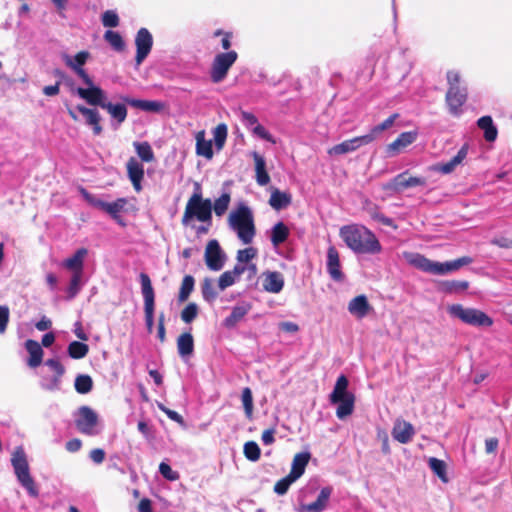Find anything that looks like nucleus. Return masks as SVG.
<instances>
[{"instance_id": "1", "label": "nucleus", "mask_w": 512, "mask_h": 512, "mask_svg": "<svg viewBox=\"0 0 512 512\" xmlns=\"http://www.w3.org/2000/svg\"><path fill=\"white\" fill-rule=\"evenodd\" d=\"M339 235L348 248L359 254H378L382 246L375 234L363 225L351 224L340 228Z\"/></svg>"}, {"instance_id": "2", "label": "nucleus", "mask_w": 512, "mask_h": 512, "mask_svg": "<svg viewBox=\"0 0 512 512\" xmlns=\"http://www.w3.org/2000/svg\"><path fill=\"white\" fill-rule=\"evenodd\" d=\"M405 258L413 267L434 275H445L473 262L470 256H463L445 263L432 261L419 253H405Z\"/></svg>"}, {"instance_id": "3", "label": "nucleus", "mask_w": 512, "mask_h": 512, "mask_svg": "<svg viewBox=\"0 0 512 512\" xmlns=\"http://www.w3.org/2000/svg\"><path fill=\"white\" fill-rule=\"evenodd\" d=\"M448 89L445 94V103L449 113L458 117L463 112V106L468 99L467 87L461 85V74L457 70H448L446 73Z\"/></svg>"}, {"instance_id": "4", "label": "nucleus", "mask_w": 512, "mask_h": 512, "mask_svg": "<svg viewBox=\"0 0 512 512\" xmlns=\"http://www.w3.org/2000/svg\"><path fill=\"white\" fill-rule=\"evenodd\" d=\"M228 223L243 244L252 243L256 228L252 211L248 206L241 204L230 212Z\"/></svg>"}, {"instance_id": "5", "label": "nucleus", "mask_w": 512, "mask_h": 512, "mask_svg": "<svg viewBox=\"0 0 512 512\" xmlns=\"http://www.w3.org/2000/svg\"><path fill=\"white\" fill-rule=\"evenodd\" d=\"M194 219L199 222H208L209 224L212 221V202L209 198L204 199L202 197L199 184H196V191L186 203L181 223L187 226Z\"/></svg>"}, {"instance_id": "6", "label": "nucleus", "mask_w": 512, "mask_h": 512, "mask_svg": "<svg viewBox=\"0 0 512 512\" xmlns=\"http://www.w3.org/2000/svg\"><path fill=\"white\" fill-rule=\"evenodd\" d=\"M348 379L345 375L337 378L334 389L330 395V401L333 404L339 403L336 415L339 419H344L351 415L354 410L355 397L347 391Z\"/></svg>"}, {"instance_id": "7", "label": "nucleus", "mask_w": 512, "mask_h": 512, "mask_svg": "<svg viewBox=\"0 0 512 512\" xmlns=\"http://www.w3.org/2000/svg\"><path fill=\"white\" fill-rule=\"evenodd\" d=\"M11 464L14 468L15 475L21 485L27 489L31 496H37L38 490L35 482L30 475L29 464L26 453L22 446H18L12 453Z\"/></svg>"}, {"instance_id": "8", "label": "nucleus", "mask_w": 512, "mask_h": 512, "mask_svg": "<svg viewBox=\"0 0 512 512\" xmlns=\"http://www.w3.org/2000/svg\"><path fill=\"white\" fill-rule=\"evenodd\" d=\"M447 311L450 316L471 326L490 327L493 324L491 317L476 308H466L461 304H452L448 306Z\"/></svg>"}, {"instance_id": "9", "label": "nucleus", "mask_w": 512, "mask_h": 512, "mask_svg": "<svg viewBox=\"0 0 512 512\" xmlns=\"http://www.w3.org/2000/svg\"><path fill=\"white\" fill-rule=\"evenodd\" d=\"M80 193L89 205L106 212L112 217L113 220H115L121 226L126 225L122 217L120 216V213L125 210V207L128 204V200L126 198H118L114 202L108 203L97 198L95 195L89 193L83 187L80 188Z\"/></svg>"}, {"instance_id": "10", "label": "nucleus", "mask_w": 512, "mask_h": 512, "mask_svg": "<svg viewBox=\"0 0 512 512\" xmlns=\"http://www.w3.org/2000/svg\"><path fill=\"white\" fill-rule=\"evenodd\" d=\"M237 59L238 53L234 50L218 53L211 64V81L213 83H220L223 81Z\"/></svg>"}, {"instance_id": "11", "label": "nucleus", "mask_w": 512, "mask_h": 512, "mask_svg": "<svg viewBox=\"0 0 512 512\" xmlns=\"http://www.w3.org/2000/svg\"><path fill=\"white\" fill-rule=\"evenodd\" d=\"M139 278L144 298L145 324L147 331L152 333L154 326L155 293L148 274L142 272Z\"/></svg>"}, {"instance_id": "12", "label": "nucleus", "mask_w": 512, "mask_h": 512, "mask_svg": "<svg viewBox=\"0 0 512 512\" xmlns=\"http://www.w3.org/2000/svg\"><path fill=\"white\" fill-rule=\"evenodd\" d=\"M77 414L78 418L75 420V425L78 431L85 435H95L99 421L97 413L91 407L84 405L79 407Z\"/></svg>"}, {"instance_id": "13", "label": "nucleus", "mask_w": 512, "mask_h": 512, "mask_svg": "<svg viewBox=\"0 0 512 512\" xmlns=\"http://www.w3.org/2000/svg\"><path fill=\"white\" fill-rule=\"evenodd\" d=\"M136 56L135 61L140 65L149 55L153 46V37L147 28H140L135 37Z\"/></svg>"}, {"instance_id": "14", "label": "nucleus", "mask_w": 512, "mask_h": 512, "mask_svg": "<svg viewBox=\"0 0 512 512\" xmlns=\"http://www.w3.org/2000/svg\"><path fill=\"white\" fill-rule=\"evenodd\" d=\"M205 263L212 271H219L224 265V255L217 240H210L205 249Z\"/></svg>"}, {"instance_id": "15", "label": "nucleus", "mask_w": 512, "mask_h": 512, "mask_svg": "<svg viewBox=\"0 0 512 512\" xmlns=\"http://www.w3.org/2000/svg\"><path fill=\"white\" fill-rule=\"evenodd\" d=\"M372 143V137L365 135L357 136L349 140H345L337 145H334L328 150L330 155H342L353 152L361 146Z\"/></svg>"}, {"instance_id": "16", "label": "nucleus", "mask_w": 512, "mask_h": 512, "mask_svg": "<svg viewBox=\"0 0 512 512\" xmlns=\"http://www.w3.org/2000/svg\"><path fill=\"white\" fill-rule=\"evenodd\" d=\"M77 95L84 99L89 105L99 106L102 108V105H105L106 96L105 92L99 86H95L92 82V86H88L87 88L78 87L76 89Z\"/></svg>"}, {"instance_id": "17", "label": "nucleus", "mask_w": 512, "mask_h": 512, "mask_svg": "<svg viewBox=\"0 0 512 512\" xmlns=\"http://www.w3.org/2000/svg\"><path fill=\"white\" fill-rule=\"evenodd\" d=\"M425 185L426 179L424 177L410 176L409 172L405 171L395 176L388 187L392 188L395 192H401L406 188Z\"/></svg>"}, {"instance_id": "18", "label": "nucleus", "mask_w": 512, "mask_h": 512, "mask_svg": "<svg viewBox=\"0 0 512 512\" xmlns=\"http://www.w3.org/2000/svg\"><path fill=\"white\" fill-rule=\"evenodd\" d=\"M327 272L336 281L344 280V273L341 270L340 255L335 246H329L327 250Z\"/></svg>"}, {"instance_id": "19", "label": "nucleus", "mask_w": 512, "mask_h": 512, "mask_svg": "<svg viewBox=\"0 0 512 512\" xmlns=\"http://www.w3.org/2000/svg\"><path fill=\"white\" fill-rule=\"evenodd\" d=\"M127 175L132 183V186L136 192L142 190V180L144 179V167L134 157L129 158L126 163Z\"/></svg>"}, {"instance_id": "20", "label": "nucleus", "mask_w": 512, "mask_h": 512, "mask_svg": "<svg viewBox=\"0 0 512 512\" xmlns=\"http://www.w3.org/2000/svg\"><path fill=\"white\" fill-rule=\"evenodd\" d=\"M348 311L351 315L355 316L358 319H363L366 317L371 311H373V307L369 303L367 297L363 294L358 295L352 298L348 303Z\"/></svg>"}, {"instance_id": "21", "label": "nucleus", "mask_w": 512, "mask_h": 512, "mask_svg": "<svg viewBox=\"0 0 512 512\" xmlns=\"http://www.w3.org/2000/svg\"><path fill=\"white\" fill-rule=\"evenodd\" d=\"M88 255V249L82 247L75 251V253L65 259L62 266L73 274H83L84 272V260Z\"/></svg>"}, {"instance_id": "22", "label": "nucleus", "mask_w": 512, "mask_h": 512, "mask_svg": "<svg viewBox=\"0 0 512 512\" xmlns=\"http://www.w3.org/2000/svg\"><path fill=\"white\" fill-rule=\"evenodd\" d=\"M120 99L127 105H130L131 107L141 109L147 112L157 113L165 108V104L160 101L134 99L128 96H120Z\"/></svg>"}, {"instance_id": "23", "label": "nucleus", "mask_w": 512, "mask_h": 512, "mask_svg": "<svg viewBox=\"0 0 512 512\" xmlns=\"http://www.w3.org/2000/svg\"><path fill=\"white\" fill-rule=\"evenodd\" d=\"M416 131L402 132L392 143L387 145L386 151L390 155L398 154L402 149L412 144L417 139Z\"/></svg>"}, {"instance_id": "24", "label": "nucleus", "mask_w": 512, "mask_h": 512, "mask_svg": "<svg viewBox=\"0 0 512 512\" xmlns=\"http://www.w3.org/2000/svg\"><path fill=\"white\" fill-rule=\"evenodd\" d=\"M76 109L80 112L86 120V124L92 127L94 135H100L103 131V128L100 124L101 115L99 114L97 109L88 108L84 105H77Z\"/></svg>"}, {"instance_id": "25", "label": "nucleus", "mask_w": 512, "mask_h": 512, "mask_svg": "<svg viewBox=\"0 0 512 512\" xmlns=\"http://www.w3.org/2000/svg\"><path fill=\"white\" fill-rule=\"evenodd\" d=\"M263 289L270 293H279L284 287V278L280 272L268 271L263 273Z\"/></svg>"}, {"instance_id": "26", "label": "nucleus", "mask_w": 512, "mask_h": 512, "mask_svg": "<svg viewBox=\"0 0 512 512\" xmlns=\"http://www.w3.org/2000/svg\"><path fill=\"white\" fill-rule=\"evenodd\" d=\"M468 153V147L467 145H464L460 148V150L457 152V154L449 160L447 163H438L431 167L432 170L440 172L442 174H449L456 166L462 163V161L466 158Z\"/></svg>"}, {"instance_id": "27", "label": "nucleus", "mask_w": 512, "mask_h": 512, "mask_svg": "<svg viewBox=\"0 0 512 512\" xmlns=\"http://www.w3.org/2000/svg\"><path fill=\"white\" fill-rule=\"evenodd\" d=\"M414 434L413 425L406 421L395 424L392 430L393 438L401 444L410 442Z\"/></svg>"}, {"instance_id": "28", "label": "nucleus", "mask_w": 512, "mask_h": 512, "mask_svg": "<svg viewBox=\"0 0 512 512\" xmlns=\"http://www.w3.org/2000/svg\"><path fill=\"white\" fill-rule=\"evenodd\" d=\"M332 493L331 487H324L321 489L316 501L302 505L301 511L302 512H322L328 503V500L330 498V495Z\"/></svg>"}, {"instance_id": "29", "label": "nucleus", "mask_w": 512, "mask_h": 512, "mask_svg": "<svg viewBox=\"0 0 512 512\" xmlns=\"http://www.w3.org/2000/svg\"><path fill=\"white\" fill-rule=\"evenodd\" d=\"M332 493L331 487H324L321 489L316 501L302 505L301 511L302 512H322L328 503V500L330 498V495Z\"/></svg>"}, {"instance_id": "30", "label": "nucleus", "mask_w": 512, "mask_h": 512, "mask_svg": "<svg viewBox=\"0 0 512 512\" xmlns=\"http://www.w3.org/2000/svg\"><path fill=\"white\" fill-rule=\"evenodd\" d=\"M332 493L331 487H324L321 489L316 501L302 505L301 511L302 512H322L328 503V500L330 498V495Z\"/></svg>"}, {"instance_id": "31", "label": "nucleus", "mask_w": 512, "mask_h": 512, "mask_svg": "<svg viewBox=\"0 0 512 512\" xmlns=\"http://www.w3.org/2000/svg\"><path fill=\"white\" fill-rule=\"evenodd\" d=\"M292 202V195L289 192L280 191L277 188H273L269 198V205L274 210H282L287 208Z\"/></svg>"}, {"instance_id": "32", "label": "nucleus", "mask_w": 512, "mask_h": 512, "mask_svg": "<svg viewBox=\"0 0 512 512\" xmlns=\"http://www.w3.org/2000/svg\"><path fill=\"white\" fill-rule=\"evenodd\" d=\"M250 310L251 304L249 303H244L242 305L233 307L231 314L224 319L223 325L229 329L234 328Z\"/></svg>"}, {"instance_id": "33", "label": "nucleus", "mask_w": 512, "mask_h": 512, "mask_svg": "<svg viewBox=\"0 0 512 512\" xmlns=\"http://www.w3.org/2000/svg\"><path fill=\"white\" fill-rule=\"evenodd\" d=\"M255 163V178L260 186H265L270 182V176L266 170V162L263 156L257 152L252 154Z\"/></svg>"}, {"instance_id": "34", "label": "nucleus", "mask_w": 512, "mask_h": 512, "mask_svg": "<svg viewBox=\"0 0 512 512\" xmlns=\"http://www.w3.org/2000/svg\"><path fill=\"white\" fill-rule=\"evenodd\" d=\"M310 458L311 454L309 452L297 453L292 460V466L289 474L295 479H299L304 474Z\"/></svg>"}, {"instance_id": "35", "label": "nucleus", "mask_w": 512, "mask_h": 512, "mask_svg": "<svg viewBox=\"0 0 512 512\" xmlns=\"http://www.w3.org/2000/svg\"><path fill=\"white\" fill-rule=\"evenodd\" d=\"M25 348L28 351L30 357L28 359V365L32 368L38 367L43 358V350L41 348V345L32 339H28L25 342Z\"/></svg>"}, {"instance_id": "36", "label": "nucleus", "mask_w": 512, "mask_h": 512, "mask_svg": "<svg viewBox=\"0 0 512 512\" xmlns=\"http://www.w3.org/2000/svg\"><path fill=\"white\" fill-rule=\"evenodd\" d=\"M477 126L483 130L484 139L487 142H494L498 136L497 127L493 123L491 116H482L477 120Z\"/></svg>"}, {"instance_id": "37", "label": "nucleus", "mask_w": 512, "mask_h": 512, "mask_svg": "<svg viewBox=\"0 0 512 512\" xmlns=\"http://www.w3.org/2000/svg\"><path fill=\"white\" fill-rule=\"evenodd\" d=\"M126 103H112L106 102L105 105H102V109H105L109 115L115 119L119 124L123 123L127 118V108L125 106Z\"/></svg>"}, {"instance_id": "38", "label": "nucleus", "mask_w": 512, "mask_h": 512, "mask_svg": "<svg viewBox=\"0 0 512 512\" xmlns=\"http://www.w3.org/2000/svg\"><path fill=\"white\" fill-rule=\"evenodd\" d=\"M177 349L181 357L190 356L194 351V339L190 332H184L177 338Z\"/></svg>"}, {"instance_id": "39", "label": "nucleus", "mask_w": 512, "mask_h": 512, "mask_svg": "<svg viewBox=\"0 0 512 512\" xmlns=\"http://www.w3.org/2000/svg\"><path fill=\"white\" fill-rule=\"evenodd\" d=\"M196 154L207 159L213 157L212 141L205 140V132L203 130L196 134Z\"/></svg>"}, {"instance_id": "40", "label": "nucleus", "mask_w": 512, "mask_h": 512, "mask_svg": "<svg viewBox=\"0 0 512 512\" xmlns=\"http://www.w3.org/2000/svg\"><path fill=\"white\" fill-rule=\"evenodd\" d=\"M289 234V228L282 221H280L276 223L271 230V243L273 246L277 247L288 239Z\"/></svg>"}, {"instance_id": "41", "label": "nucleus", "mask_w": 512, "mask_h": 512, "mask_svg": "<svg viewBox=\"0 0 512 512\" xmlns=\"http://www.w3.org/2000/svg\"><path fill=\"white\" fill-rule=\"evenodd\" d=\"M468 288L469 282L466 280H446L440 283V290L448 294L459 293Z\"/></svg>"}, {"instance_id": "42", "label": "nucleus", "mask_w": 512, "mask_h": 512, "mask_svg": "<svg viewBox=\"0 0 512 512\" xmlns=\"http://www.w3.org/2000/svg\"><path fill=\"white\" fill-rule=\"evenodd\" d=\"M104 39L117 52H122L126 48V44L119 32L107 30L104 33Z\"/></svg>"}, {"instance_id": "43", "label": "nucleus", "mask_w": 512, "mask_h": 512, "mask_svg": "<svg viewBox=\"0 0 512 512\" xmlns=\"http://www.w3.org/2000/svg\"><path fill=\"white\" fill-rule=\"evenodd\" d=\"M399 116L400 115L398 113H393L387 119H385L382 123L374 126L370 130V132L366 135L372 137V142H373L377 138V136L380 135L383 131L391 128L393 126V124L395 123V121L399 118Z\"/></svg>"}, {"instance_id": "44", "label": "nucleus", "mask_w": 512, "mask_h": 512, "mask_svg": "<svg viewBox=\"0 0 512 512\" xmlns=\"http://www.w3.org/2000/svg\"><path fill=\"white\" fill-rule=\"evenodd\" d=\"M67 352L72 359H82L88 354L89 346L83 342L72 341L68 345Z\"/></svg>"}, {"instance_id": "45", "label": "nucleus", "mask_w": 512, "mask_h": 512, "mask_svg": "<svg viewBox=\"0 0 512 512\" xmlns=\"http://www.w3.org/2000/svg\"><path fill=\"white\" fill-rule=\"evenodd\" d=\"M134 147L142 161L149 163L155 160L154 152L148 142H134Z\"/></svg>"}, {"instance_id": "46", "label": "nucleus", "mask_w": 512, "mask_h": 512, "mask_svg": "<svg viewBox=\"0 0 512 512\" xmlns=\"http://www.w3.org/2000/svg\"><path fill=\"white\" fill-rule=\"evenodd\" d=\"M201 293L203 299L208 303H213L216 300L218 293L211 278H204L201 284Z\"/></svg>"}, {"instance_id": "47", "label": "nucleus", "mask_w": 512, "mask_h": 512, "mask_svg": "<svg viewBox=\"0 0 512 512\" xmlns=\"http://www.w3.org/2000/svg\"><path fill=\"white\" fill-rule=\"evenodd\" d=\"M195 280L191 275H185L178 294V301L185 302L194 289Z\"/></svg>"}, {"instance_id": "48", "label": "nucleus", "mask_w": 512, "mask_h": 512, "mask_svg": "<svg viewBox=\"0 0 512 512\" xmlns=\"http://www.w3.org/2000/svg\"><path fill=\"white\" fill-rule=\"evenodd\" d=\"M74 387L78 393L87 394L93 388V380L89 375L80 374L75 379Z\"/></svg>"}, {"instance_id": "49", "label": "nucleus", "mask_w": 512, "mask_h": 512, "mask_svg": "<svg viewBox=\"0 0 512 512\" xmlns=\"http://www.w3.org/2000/svg\"><path fill=\"white\" fill-rule=\"evenodd\" d=\"M241 399L246 417L252 419L254 404L252 391L249 387H245L242 390Z\"/></svg>"}, {"instance_id": "50", "label": "nucleus", "mask_w": 512, "mask_h": 512, "mask_svg": "<svg viewBox=\"0 0 512 512\" xmlns=\"http://www.w3.org/2000/svg\"><path fill=\"white\" fill-rule=\"evenodd\" d=\"M90 54L87 51L78 52L72 59L70 56L65 57V64L71 69L82 68L88 60Z\"/></svg>"}, {"instance_id": "51", "label": "nucleus", "mask_w": 512, "mask_h": 512, "mask_svg": "<svg viewBox=\"0 0 512 512\" xmlns=\"http://www.w3.org/2000/svg\"><path fill=\"white\" fill-rule=\"evenodd\" d=\"M230 200V194L223 193L219 198H217L214 201V204H212V210H214L217 216H222L227 211L230 204Z\"/></svg>"}, {"instance_id": "52", "label": "nucleus", "mask_w": 512, "mask_h": 512, "mask_svg": "<svg viewBox=\"0 0 512 512\" xmlns=\"http://www.w3.org/2000/svg\"><path fill=\"white\" fill-rule=\"evenodd\" d=\"M244 456L250 461H258L261 456V450L258 444L254 441H248L243 447Z\"/></svg>"}, {"instance_id": "53", "label": "nucleus", "mask_w": 512, "mask_h": 512, "mask_svg": "<svg viewBox=\"0 0 512 512\" xmlns=\"http://www.w3.org/2000/svg\"><path fill=\"white\" fill-rule=\"evenodd\" d=\"M429 467L444 482H447L446 464L443 460L435 457L429 459Z\"/></svg>"}, {"instance_id": "54", "label": "nucleus", "mask_w": 512, "mask_h": 512, "mask_svg": "<svg viewBox=\"0 0 512 512\" xmlns=\"http://www.w3.org/2000/svg\"><path fill=\"white\" fill-rule=\"evenodd\" d=\"M199 313L198 305L194 302L188 303L181 311V320L187 324L196 319Z\"/></svg>"}, {"instance_id": "55", "label": "nucleus", "mask_w": 512, "mask_h": 512, "mask_svg": "<svg viewBox=\"0 0 512 512\" xmlns=\"http://www.w3.org/2000/svg\"><path fill=\"white\" fill-rule=\"evenodd\" d=\"M83 274H73L70 279L69 286L67 288V299L72 300L76 297L81 289V281Z\"/></svg>"}, {"instance_id": "56", "label": "nucleus", "mask_w": 512, "mask_h": 512, "mask_svg": "<svg viewBox=\"0 0 512 512\" xmlns=\"http://www.w3.org/2000/svg\"><path fill=\"white\" fill-rule=\"evenodd\" d=\"M227 126L223 123L217 125L213 131L215 146L218 150L222 149L227 138Z\"/></svg>"}, {"instance_id": "57", "label": "nucleus", "mask_w": 512, "mask_h": 512, "mask_svg": "<svg viewBox=\"0 0 512 512\" xmlns=\"http://www.w3.org/2000/svg\"><path fill=\"white\" fill-rule=\"evenodd\" d=\"M297 479L288 474L284 478L278 480L274 485V492L278 495H284L289 490V487L292 483H294Z\"/></svg>"}, {"instance_id": "58", "label": "nucleus", "mask_w": 512, "mask_h": 512, "mask_svg": "<svg viewBox=\"0 0 512 512\" xmlns=\"http://www.w3.org/2000/svg\"><path fill=\"white\" fill-rule=\"evenodd\" d=\"M102 24L108 28H115L119 25V17L113 10H107L102 15Z\"/></svg>"}, {"instance_id": "59", "label": "nucleus", "mask_w": 512, "mask_h": 512, "mask_svg": "<svg viewBox=\"0 0 512 512\" xmlns=\"http://www.w3.org/2000/svg\"><path fill=\"white\" fill-rule=\"evenodd\" d=\"M371 217L373 220L383 224L384 226H388V227H391L393 228L394 230H397L398 229V225L395 224V222L393 221V219L385 216L384 214H382L381 212L378 211V209H374L373 211H371Z\"/></svg>"}, {"instance_id": "60", "label": "nucleus", "mask_w": 512, "mask_h": 512, "mask_svg": "<svg viewBox=\"0 0 512 512\" xmlns=\"http://www.w3.org/2000/svg\"><path fill=\"white\" fill-rule=\"evenodd\" d=\"M160 474L169 481H176L179 479V473L172 470L169 464L161 462L159 465Z\"/></svg>"}, {"instance_id": "61", "label": "nucleus", "mask_w": 512, "mask_h": 512, "mask_svg": "<svg viewBox=\"0 0 512 512\" xmlns=\"http://www.w3.org/2000/svg\"><path fill=\"white\" fill-rule=\"evenodd\" d=\"M257 255V250L253 247H248L237 252V261L239 263H248Z\"/></svg>"}, {"instance_id": "62", "label": "nucleus", "mask_w": 512, "mask_h": 512, "mask_svg": "<svg viewBox=\"0 0 512 512\" xmlns=\"http://www.w3.org/2000/svg\"><path fill=\"white\" fill-rule=\"evenodd\" d=\"M213 36L214 37L222 36L221 47L226 52L229 51V49H230V47L232 45V43H231V39L233 37V33L232 32H226V31H223L221 29H218V30H216L213 33Z\"/></svg>"}, {"instance_id": "63", "label": "nucleus", "mask_w": 512, "mask_h": 512, "mask_svg": "<svg viewBox=\"0 0 512 512\" xmlns=\"http://www.w3.org/2000/svg\"><path fill=\"white\" fill-rule=\"evenodd\" d=\"M235 277L230 271L222 273L218 279V287L221 291L232 286L235 283Z\"/></svg>"}, {"instance_id": "64", "label": "nucleus", "mask_w": 512, "mask_h": 512, "mask_svg": "<svg viewBox=\"0 0 512 512\" xmlns=\"http://www.w3.org/2000/svg\"><path fill=\"white\" fill-rule=\"evenodd\" d=\"M45 364L55 373L56 379L64 375L65 368L57 358L48 359Z\"/></svg>"}]
</instances>
